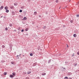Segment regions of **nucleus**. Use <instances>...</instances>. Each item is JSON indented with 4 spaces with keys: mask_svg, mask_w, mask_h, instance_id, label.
<instances>
[{
    "mask_svg": "<svg viewBox=\"0 0 79 79\" xmlns=\"http://www.w3.org/2000/svg\"><path fill=\"white\" fill-rule=\"evenodd\" d=\"M3 8V6H2L1 7L0 10H2Z\"/></svg>",
    "mask_w": 79,
    "mask_h": 79,
    "instance_id": "f03ea898",
    "label": "nucleus"
},
{
    "mask_svg": "<svg viewBox=\"0 0 79 79\" xmlns=\"http://www.w3.org/2000/svg\"><path fill=\"white\" fill-rule=\"evenodd\" d=\"M30 56H33V55H32V53H31L30 54Z\"/></svg>",
    "mask_w": 79,
    "mask_h": 79,
    "instance_id": "b1692460",
    "label": "nucleus"
},
{
    "mask_svg": "<svg viewBox=\"0 0 79 79\" xmlns=\"http://www.w3.org/2000/svg\"><path fill=\"white\" fill-rule=\"evenodd\" d=\"M1 18H3V16H2L1 17Z\"/></svg>",
    "mask_w": 79,
    "mask_h": 79,
    "instance_id": "c9c22d12",
    "label": "nucleus"
},
{
    "mask_svg": "<svg viewBox=\"0 0 79 79\" xmlns=\"http://www.w3.org/2000/svg\"><path fill=\"white\" fill-rule=\"evenodd\" d=\"M9 76L10 77H14V76H13L12 75H10Z\"/></svg>",
    "mask_w": 79,
    "mask_h": 79,
    "instance_id": "7ed1b4c3",
    "label": "nucleus"
},
{
    "mask_svg": "<svg viewBox=\"0 0 79 79\" xmlns=\"http://www.w3.org/2000/svg\"><path fill=\"white\" fill-rule=\"evenodd\" d=\"M67 48H68V47H69V46H68V44H67Z\"/></svg>",
    "mask_w": 79,
    "mask_h": 79,
    "instance_id": "7c9ffc66",
    "label": "nucleus"
},
{
    "mask_svg": "<svg viewBox=\"0 0 79 79\" xmlns=\"http://www.w3.org/2000/svg\"><path fill=\"white\" fill-rule=\"evenodd\" d=\"M58 2H59V1H58V0H56V3H58Z\"/></svg>",
    "mask_w": 79,
    "mask_h": 79,
    "instance_id": "2eb2a0df",
    "label": "nucleus"
},
{
    "mask_svg": "<svg viewBox=\"0 0 79 79\" xmlns=\"http://www.w3.org/2000/svg\"><path fill=\"white\" fill-rule=\"evenodd\" d=\"M25 74H26V72L25 73Z\"/></svg>",
    "mask_w": 79,
    "mask_h": 79,
    "instance_id": "58836bf2",
    "label": "nucleus"
},
{
    "mask_svg": "<svg viewBox=\"0 0 79 79\" xmlns=\"http://www.w3.org/2000/svg\"><path fill=\"white\" fill-rule=\"evenodd\" d=\"M64 79H68V77H65L64 78Z\"/></svg>",
    "mask_w": 79,
    "mask_h": 79,
    "instance_id": "a211bd4d",
    "label": "nucleus"
},
{
    "mask_svg": "<svg viewBox=\"0 0 79 79\" xmlns=\"http://www.w3.org/2000/svg\"><path fill=\"white\" fill-rule=\"evenodd\" d=\"M11 9H13L14 8V6H12L10 7Z\"/></svg>",
    "mask_w": 79,
    "mask_h": 79,
    "instance_id": "9d476101",
    "label": "nucleus"
},
{
    "mask_svg": "<svg viewBox=\"0 0 79 79\" xmlns=\"http://www.w3.org/2000/svg\"><path fill=\"white\" fill-rule=\"evenodd\" d=\"M2 48H5V45H2Z\"/></svg>",
    "mask_w": 79,
    "mask_h": 79,
    "instance_id": "aec40b11",
    "label": "nucleus"
},
{
    "mask_svg": "<svg viewBox=\"0 0 79 79\" xmlns=\"http://www.w3.org/2000/svg\"><path fill=\"white\" fill-rule=\"evenodd\" d=\"M79 3V2H78V3H77V5H78Z\"/></svg>",
    "mask_w": 79,
    "mask_h": 79,
    "instance_id": "72a5a7b5",
    "label": "nucleus"
},
{
    "mask_svg": "<svg viewBox=\"0 0 79 79\" xmlns=\"http://www.w3.org/2000/svg\"><path fill=\"white\" fill-rule=\"evenodd\" d=\"M39 17H40V18H41V15H39Z\"/></svg>",
    "mask_w": 79,
    "mask_h": 79,
    "instance_id": "c756f323",
    "label": "nucleus"
},
{
    "mask_svg": "<svg viewBox=\"0 0 79 79\" xmlns=\"http://www.w3.org/2000/svg\"><path fill=\"white\" fill-rule=\"evenodd\" d=\"M12 15L13 16V15H15V12H12Z\"/></svg>",
    "mask_w": 79,
    "mask_h": 79,
    "instance_id": "0eeeda50",
    "label": "nucleus"
},
{
    "mask_svg": "<svg viewBox=\"0 0 79 79\" xmlns=\"http://www.w3.org/2000/svg\"><path fill=\"white\" fill-rule=\"evenodd\" d=\"M13 76H14V77H15V76L16 75V73L15 72H13L12 73Z\"/></svg>",
    "mask_w": 79,
    "mask_h": 79,
    "instance_id": "f257e3e1",
    "label": "nucleus"
},
{
    "mask_svg": "<svg viewBox=\"0 0 79 79\" xmlns=\"http://www.w3.org/2000/svg\"><path fill=\"white\" fill-rule=\"evenodd\" d=\"M77 55H79V51L77 52Z\"/></svg>",
    "mask_w": 79,
    "mask_h": 79,
    "instance_id": "4be33fe9",
    "label": "nucleus"
},
{
    "mask_svg": "<svg viewBox=\"0 0 79 79\" xmlns=\"http://www.w3.org/2000/svg\"><path fill=\"white\" fill-rule=\"evenodd\" d=\"M26 19H27V18H26V17H25L23 18V20H26Z\"/></svg>",
    "mask_w": 79,
    "mask_h": 79,
    "instance_id": "9b49d317",
    "label": "nucleus"
},
{
    "mask_svg": "<svg viewBox=\"0 0 79 79\" xmlns=\"http://www.w3.org/2000/svg\"><path fill=\"white\" fill-rule=\"evenodd\" d=\"M31 71L28 72L27 73V74H31Z\"/></svg>",
    "mask_w": 79,
    "mask_h": 79,
    "instance_id": "6e6552de",
    "label": "nucleus"
},
{
    "mask_svg": "<svg viewBox=\"0 0 79 79\" xmlns=\"http://www.w3.org/2000/svg\"><path fill=\"white\" fill-rule=\"evenodd\" d=\"M19 12H20V13H21L23 12V10H20Z\"/></svg>",
    "mask_w": 79,
    "mask_h": 79,
    "instance_id": "6ab92c4d",
    "label": "nucleus"
},
{
    "mask_svg": "<svg viewBox=\"0 0 79 79\" xmlns=\"http://www.w3.org/2000/svg\"><path fill=\"white\" fill-rule=\"evenodd\" d=\"M25 30H27V29H25Z\"/></svg>",
    "mask_w": 79,
    "mask_h": 79,
    "instance_id": "4c0bfd02",
    "label": "nucleus"
},
{
    "mask_svg": "<svg viewBox=\"0 0 79 79\" xmlns=\"http://www.w3.org/2000/svg\"><path fill=\"white\" fill-rule=\"evenodd\" d=\"M77 17H79V15H77Z\"/></svg>",
    "mask_w": 79,
    "mask_h": 79,
    "instance_id": "a878e982",
    "label": "nucleus"
},
{
    "mask_svg": "<svg viewBox=\"0 0 79 79\" xmlns=\"http://www.w3.org/2000/svg\"><path fill=\"white\" fill-rule=\"evenodd\" d=\"M60 8H59V9H60Z\"/></svg>",
    "mask_w": 79,
    "mask_h": 79,
    "instance_id": "a19ab883",
    "label": "nucleus"
},
{
    "mask_svg": "<svg viewBox=\"0 0 79 79\" xmlns=\"http://www.w3.org/2000/svg\"><path fill=\"white\" fill-rule=\"evenodd\" d=\"M20 55H21V54H20Z\"/></svg>",
    "mask_w": 79,
    "mask_h": 79,
    "instance_id": "a18cd8bd",
    "label": "nucleus"
},
{
    "mask_svg": "<svg viewBox=\"0 0 79 79\" xmlns=\"http://www.w3.org/2000/svg\"><path fill=\"white\" fill-rule=\"evenodd\" d=\"M17 56H18V55Z\"/></svg>",
    "mask_w": 79,
    "mask_h": 79,
    "instance_id": "ea45409f",
    "label": "nucleus"
},
{
    "mask_svg": "<svg viewBox=\"0 0 79 79\" xmlns=\"http://www.w3.org/2000/svg\"><path fill=\"white\" fill-rule=\"evenodd\" d=\"M4 75H6L7 74V73L5 72L4 73Z\"/></svg>",
    "mask_w": 79,
    "mask_h": 79,
    "instance_id": "f8f14e48",
    "label": "nucleus"
},
{
    "mask_svg": "<svg viewBox=\"0 0 79 79\" xmlns=\"http://www.w3.org/2000/svg\"><path fill=\"white\" fill-rule=\"evenodd\" d=\"M26 31H27V30H26Z\"/></svg>",
    "mask_w": 79,
    "mask_h": 79,
    "instance_id": "79ce46f5",
    "label": "nucleus"
},
{
    "mask_svg": "<svg viewBox=\"0 0 79 79\" xmlns=\"http://www.w3.org/2000/svg\"><path fill=\"white\" fill-rule=\"evenodd\" d=\"M63 27H65V26H64Z\"/></svg>",
    "mask_w": 79,
    "mask_h": 79,
    "instance_id": "473e14b6",
    "label": "nucleus"
},
{
    "mask_svg": "<svg viewBox=\"0 0 79 79\" xmlns=\"http://www.w3.org/2000/svg\"><path fill=\"white\" fill-rule=\"evenodd\" d=\"M46 28H47V27L45 26L44 27V29H46Z\"/></svg>",
    "mask_w": 79,
    "mask_h": 79,
    "instance_id": "f3484780",
    "label": "nucleus"
},
{
    "mask_svg": "<svg viewBox=\"0 0 79 79\" xmlns=\"http://www.w3.org/2000/svg\"><path fill=\"white\" fill-rule=\"evenodd\" d=\"M11 64H15V62H11Z\"/></svg>",
    "mask_w": 79,
    "mask_h": 79,
    "instance_id": "1a4fd4ad",
    "label": "nucleus"
},
{
    "mask_svg": "<svg viewBox=\"0 0 79 79\" xmlns=\"http://www.w3.org/2000/svg\"><path fill=\"white\" fill-rule=\"evenodd\" d=\"M14 5L16 6V4H14Z\"/></svg>",
    "mask_w": 79,
    "mask_h": 79,
    "instance_id": "2f4dec72",
    "label": "nucleus"
},
{
    "mask_svg": "<svg viewBox=\"0 0 79 79\" xmlns=\"http://www.w3.org/2000/svg\"><path fill=\"white\" fill-rule=\"evenodd\" d=\"M34 15H37V12H34Z\"/></svg>",
    "mask_w": 79,
    "mask_h": 79,
    "instance_id": "4468645a",
    "label": "nucleus"
},
{
    "mask_svg": "<svg viewBox=\"0 0 79 79\" xmlns=\"http://www.w3.org/2000/svg\"><path fill=\"white\" fill-rule=\"evenodd\" d=\"M21 32H24V30H22Z\"/></svg>",
    "mask_w": 79,
    "mask_h": 79,
    "instance_id": "c85d7f7f",
    "label": "nucleus"
},
{
    "mask_svg": "<svg viewBox=\"0 0 79 79\" xmlns=\"http://www.w3.org/2000/svg\"><path fill=\"white\" fill-rule=\"evenodd\" d=\"M26 79H29V77H27L26 78Z\"/></svg>",
    "mask_w": 79,
    "mask_h": 79,
    "instance_id": "5701e85b",
    "label": "nucleus"
},
{
    "mask_svg": "<svg viewBox=\"0 0 79 79\" xmlns=\"http://www.w3.org/2000/svg\"><path fill=\"white\" fill-rule=\"evenodd\" d=\"M24 7H21V8H22V9H24Z\"/></svg>",
    "mask_w": 79,
    "mask_h": 79,
    "instance_id": "bb28decb",
    "label": "nucleus"
},
{
    "mask_svg": "<svg viewBox=\"0 0 79 79\" xmlns=\"http://www.w3.org/2000/svg\"><path fill=\"white\" fill-rule=\"evenodd\" d=\"M73 37H77V35H76V34H74L73 35Z\"/></svg>",
    "mask_w": 79,
    "mask_h": 79,
    "instance_id": "20e7f679",
    "label": "nucleus"
},
{
    "mask_svg": "<svg viewBox=\"0 0 79 79\" xmlns=\"http://www.w3.org/2000/svg\"><path fill=\"white\" fill-rule=\"evenodd\" d=\"M22 30H24L23 29H22Z\"/></svg>",
    "mask_w": 79,
    "mask_h": 79,
    "instance_id": "c03bdc74",
    "label": "nucleus"
},
{
    "mask_svg": "<svg viewBox=\"0 0 79 79\" xmlns=\"http://www.w3.org/2000/svg\"><path fill=\"white\" fill-rule=\"evenodd\" d=\"M5 30H8V28L6 27L5 28Z\"/></svg>",
    "mask_w": 79,
    "mask_h": 79,
    "instance_id": "cd10ccee",
    "label": "nucleus"
},
{
    "mask_svg": "<svg viewBox=\"0 0 79 79\" xmlns=\"http://www.w3.org/2000/svg\"><path fill=\"white\" fill-rule=\"evenodd\" d=\"M70 22L71 23H73V20H71Z\"/></svg>",
    "mask_w": 79,
    "mask_h": 79,
    "instance_id": "412c9836",
    "label": "nucleus"
},
{
    "mask_svg": "<svg viewBox=\"0 0 79 79\" xmlns=\"http://www.w3.org/2000/svg\"><path fill=\"white\" fill-rule=\"evenodd\" d=\"M5 10H8V7L7 6H6L5 7Z\"/></svg>",
    "mask_w": 79,
    "mask_h": 79,
    "instance_id": "423d86ee",
    "label": "nucleus"
},
{
    "mask_svg": "<svg viewBox=\"0 0 79 79\" xmlns=\"http://www.w3.org/2000/svg\"><path fill=\"white\" fill-rule=\"evenodd\" d=\"M8 12H9V10H6V13H8Z\"/></svg>",
    "mask_w": 79,
    "mask_h": 79,
    "instance_id": "dca6fc26",
    "label": "nucleus"
},
{
    "mask_svg": "<svg viewBox=\"0 0 79 79\" xmlns=\"http://www.w3.org/2000/svg\"><path fill=\"white\" fill-rule=\"evenodd\" d=\"M9 26L10 27H12V26H13V25H12V24L11 23H10V24H9Z\"/></svg>",
    "mask_w": 79,
    "mask_h": 79,
    "instance_id": "ddd939ff",
    "label": "nucleus"
},
{
    "mask_svg": "<svg viewBox=\"0 0 79 79\" xmlns=\"http://www.w3.org/2000/svg\"><path fill=\"white\" fill-rule=\"evenodd\" d=\"M69 79H72V78H70Z\"/></svg>",
    "mask_w": 79,
    "mask_h": 79,
    "instance_id": "e433bc0d",
    "label": "nucleus"
},
{
    "mask_svg": "<svg viewBox=\"0 0 79 79\" xmlns=\"http://www.w3.org/2000/svg\"><path fill=\"white\" fill-rule=\"evenodd\" d=\"M72 56H74V53H73L72 55Z\"/></svg>",
    "mask_w": 79,
    "mask_h": 79,
    "instance_id": "393cba45",
    "label": "nucleus"
},
{
    "mask_svg": "<svg viewBox=\"0 0 79 79\" xmlns=\"http://www.w3.org/2000/svg\"><path fill=\"white\" fill-rule=\"evenodd\" d=\"M46 73H43L42 74V76H45V75H46Z\"/></svg>",
    "mask_w": 79,
    "mask_h": 79,
    "instance_id": "39448f33",
    "label": "nucleus"
},
{
    "mask_svg": "<svg viewBox=\"0 0 79 79\" xmlns=\"http://www.w3.org/2000/svg\"><path fill=\"white\" fill-rule=\"evenodd\" d=\"M76 65H77V64H76L75 65V66H76Z\"/></svg>",
    "mask_w": 79,
    "mask_h": 79,
    "instance_id": "f704fd0d",
    "label": "nucleus"
},
{
    "mask_svg": "<svg viewBox=\"0 0 79 79\" xmlns=\"http://www.w3.org/2000/svg\"><path fill=\"white\" fill-rule=\"evenodd\" d=\"M4 18H5V17H4Z\"/></svg>",
    "mask_w": 79,
    "mask_h": 79,
    "instance_id": "37998d69",
    "label": "nucleus"
}]
</instances>
